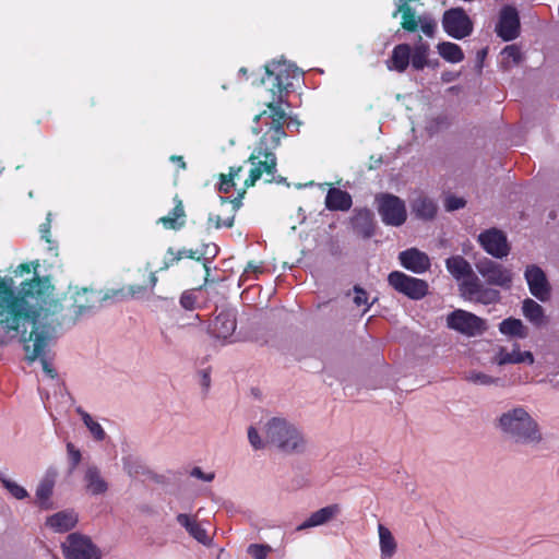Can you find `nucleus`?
Instances as JSON below:
<instances>
[{
    "mask_svg": "<svg viewBox=\"0 0 559 559\" xmlns=\"http://www.w3.org/2000/svg\"><path fill=\"white\" fill-rule=\"evenodd\" d=\"M247 438L253 451L273 448L285 455H301L309 449V441L301 427L281 415L248 426Z\"/></svg>",
    "mask_w": 559,
    "mask_h": 559,
    "instance_id": "obj_1",
    "label": "nucleus"
},
{
    "mask_svg": "<svg viewBox=\"0 0 559 559\" xmlns=\"http://www.w3.org/2000/svg\"><path fill=\"white\" fill-rule=\"evenodd\" d=\"M495 427L502 436L521 444L535 445L544 439L537 419L522 405L501 412L495 420Z\"/></svg>",
    "mask_w": 559,
    "mask_h": 559,
    "instance_id": "obj_2",
    "label": "nucleus"
},
{
    "mask_svg": "<svg viewBox=\"0 0 559 559\" xmlns=\"http://www.w3.org/2000/svg\"><path fill=\"white\" fill-rule=\"evenodd\" d=\"M266 79L263 83L271 86L270 93L273 100H281L283 93L293 86L295 80H299L302 72L293 63L284 59H275L265 66Z\"/></svg>",
    "mask_w": 559,
    "mask_h": 559,
    "instance_id": "obj_3",
    "label": "nucleus"
},
{
    "mask_svg": "<svg viewBox=\"0 0 559 559\" xmlns=\"http://www.w3.org/2000/svg\"><path fill=\"white\" fill-rule=\"evenodd\" d=\"M447 326L466 337H475L487 331L485 319L463 309L450 312L445 318Z\"/></svg>",
    "mask_w": 559,
    "mask_h": 559,
    "instance_id": "obj_4",
    "label": "nucleus"
},
{
    "mask_svg": "<svg viewBox=\"0 0 559 559\" xmlns=\"http://www.w3.org/2000/svg\"><path fill=\"white\" fill-rule=\"evenodd\" d=\"M378 212L385 225L400 226L407 217L405 203L392 194H382L377 198Z\"/></svg>",
    "mask_w": 559,
    "mask_h": 559,
    "instance_id": "obj_5",
    "label": "nucleus"
},
{
    "mask_svg": "<svg viewBox=\"0 0 559 559\" xmlns=\"http://www.w3.org/2000/svg\"><path fill=\"white\" fill-rule=\"evenodd\" d=\"M63 555L67 559H100L102 551L93 542L83 535L71 534L62 544Z\"/></svg>",
    "mask_w": 559,
    "mask_h": 559,
    "instance_id": "obj_6",
    "label": "nucleus"
},
{
    "mask_svg": "<svg viewBox=\"0 0 559 559\" xmlns=\"http://www.w3.org/2000/svg\"><path fill=\"white\" fill-rule=\"evenodd\" d=\"M251 164L249 177L245 180V187L254 186L263 175H273L276 169V157L272 152L257 147L248 158Z\"/></svg>",
    "mask_w": 559,
    "mask_h": 559,
    "instance_id": "obj_7",
    "label": "nucleus"
},
{
    "mask_svg": "<svg viewBox=\"0 0 559 559\" xmlns=\"http://www.w3.org/2000/svg\"><path fill=\"white\" fill-rule=\"evenodd\" d=\"M478 273L491 285L504 289L512 287L514 274L511 269L496 263L489 259H483L476 264Z\"/></svg>",
    "mask_w": 559,
    "mask_h": 559,
    "instance_id": "obj_8",
    "label": "nucleus"
},
{
    "mask_svg": "<svg viewBox=\"0 0 559 559\" xmlns=\"http://www.w3.org/2000/svg\"><path fill=\"white\" fill-rule=\"evenodd\" d=\"M390 285L412 299H421L428 294V284L424 280L395 271L389 275Z\"/></svg>",
    "mask_w": 559,
    "mask_h": 559,
    "instance_id": "obj_9",
    "label": "nucleus"
},
{
    "mask_svg": "<svg viewBox=\"0 0 559 559\" xmlns=\"http://www.w3.org/2000/svg\"><path fill=\"white\" fill-rule=\"evenodd\" d=\"M524 278L532 296L542 302L549 300L551 286L544 270L536 264H528L524 270Z\"/></svg>",
    "mask_w": 559,
    "mask_h": 559,
    "instance_id": "obj_10",
    "label": "nucleus"
},
{
    "mask_svg": "<svg viewBox=\"0 0 559 559\" xmlns=\"http://www.w3.org/2000/svg\"><path fill=\"white\" fill-rule=\"evenodd\" d=\"M491 362L499 367L520 364L532 366L535 364V356L531 350H522L519 343H513L510 348L497 346Z\"/></svg>",
    "mask_w": 559,
    "mask_h": 559,
    "instance_id": "obj_11",
    "label": "nucleus"
},
{
    "mask_svg": "<svg viewBox=\"0 0 559 559\" xmlns=\"http://www.w3.org/2000/svg\"><path fill=\"white\" fill-rule=\"evenodd\" d=\"M478 242L489 255L496 259H503L511 251L506 234L496 228L480 233L478 235Z\"/></svg>",
    "mask_w": 559,
    "mask_h": 559,
    "instance_id": "obj_12",
    "label": "nucleus"
},
{
    "mask_svg": "<svg viewBox=\"0 0 559 559\" xmlns=\"http://www.w3.org/2000/svg\"><path fill=\"white\" fill-rule=\"evenodd\" d=\"M442 26L444 32L455 39H462L473 31L472 21L462 9L447 11L442 19Z\"/></svg>",
    "mask_w": 559,
    "mask_h": 559,
    "instance_id": "obj_13",
    "label": "nucleus"
},
{
    "mask_svg": "<svg viewBox=\"0 0 559 559\" xmlns=\"http://www.w3.org/2000/svg\"><path fill=\"white\" fill-rule=\"evenodd\" d=\"M460 292L463 298L484 305L493 304L500 299V293L498 290L485 287L477 277L464 281L460 284Z\"/></svg>",
    "mask_w": 559,
    "mask_h": 559,
    "instance_id": "obj_14",
    "label": "nucleus"
},
{
    "mask_svg": "<svg viewBox=\"0 0 559 559\" xmlns=\"http://www.w3.org/2000/svg\"><path fill=\"white\" fill-rule=\"evenodd\" d=\"M83 487L85 492L90 496H104L109 490V483L99 467L88 465L84 469Z\"/></svg>",
    "mask_w": 559,
    "mask_h": 559,
    "instance_id": "obj_15",
    "label": "nucleus"
},
{
    "mask_svg": "<svg viewBox=\"0 0 559 559\" xmlns=\"http://www.w3.org/2000/svg\"><path fill=\"white\" fill-rule=\"evenodd\" d=\"M342 512V507L337 503L325 506L312 513L297 526V531H305L322 525H326L334 521Z\"/></svg>",
    "mask_w": 559,
    "mask_h": 559,
    "instance_id": "obj_16",
    "label": "nucleus"
},
{
    "mask_svg": "<svg viewBox=\"0 0 559 559\" xmlns=\"http://www.w3.org/2000/svg\"><path fill=\"white\" fill-rule=\"evenodd\" d=\"M496 31L504 40H511L519 35L520 20L518 11L514 8L504 7L501 10Z\"/></svg>",
    "mask_w": 559,
    "mask_h": 559,
    "instance_id": "obj_17",
    "label": "nucleus"
},
{
    "mask_svg": "<svg viewBox=\"0 0 559 559\" xmlns=\"http://www.w3.org/2000/svg\"><path fill=\"white\" fill-rule=\"evenodd\" d=\"M57 479V472L48 471L39 480L35 491V504L43 510L53 508L52 492Z\"/></svg>",
    "mask_w": 559,
    "mask_h": 559,
    "instance_id": "obj_18",
    "label": "nucleus"
},
{
    "mask_svg": "<svg viewBox=\"0 0 559 559\" xmlns=\"http://www.w3.org/2000/svg\"><path fill=\"white\" fill-rule=\"evenodd\" d=\"M399 260L403 267L416 274L425 273L430 267L429 257L415 248L402 251Z\"/></svg>",
    "mask_w": 559,
    "mask_h": 559,
    "instance_id": "obj_19",
    "label": "nucleus"
},
{
    "mask_svg": "<svg viewBox=\"0 0 559 559\" xmlns=\"http://www.w3.org/2000/svg\"><path fill=\"white\" fill-rule=\"evenodd\" d=\"M378 544L381 559H391L399 551V542L394 533L386 525H377Z\"/></svg>",
    "mask_w": 559,
    "mask_h": 559,
    "instance_id": "obj_20",
    "label": "nucleus"
},
{
    "mask_svg": "<svg viewBox=\"0 0 559 559\" xmlns=\"http://www.w3.org/2000/svg\"><path fill=\"white\" fill-rule=\"evenodd\" d=\"M78 523L74 511L64 510L47 516L45 527L55 533H64L72 530Z\"/></svg>",
    "mask_w": 559,
    "mask_h": 559,
    "instance_id": "obj_21",
    "label": "nucleus"
},
{
    "mask_svg": "<svg viewBox=\"0 0 559 559\" xmlns=\"http://www.w3.org/2000/svg\"><path fill=\"white\" fill-rule=\"evenodd\" d=\"M521 310L523 317L535 328H543L548 324V317L542 305L532 298L522 301Z\"/></svg>",
    "mask_w": 559,
    "mask_h": 559,
    "instance_id": "obj_22",
    "label": "nucleus"
},
{
    "mask_svg": "<svg viewBox=\"0 0 559 559\" xmlns=\"http://www.w3.org/2000/svg\"><path fill=\"white\" fill-rule=\"evenodd\" d=\"M144 271L148 273L147 283L141 284V285L140 284L129 285L126 289L121 290L123 297L131 298V299H141V298H144L148 292H153V289L155 288V286L158 282V278L156 275L157 271H152L150 263L146 264Z\"/></svg>",
    "mask_w": 559,
    "mask_h": 559,
    "instance_id": "obj_23",
    "label": "nucleus"
},
{
    "mask_svg": "<svg viewBox=\"0 0 559 559\" xmlns=\"http://www.w3.org/2000/svg\"><path fill=\"white\" fill-rule=\"evenodd\" d=\"M177 522L183 526L187 532L199 543L211 546L213 537L206 532V530L200 525L193 518L188 514L181 513L177 515Z\"/></svg>",
    "mask_w": 559,
    "mask_h": 559,
    "instance_id": "obj_24",
    "label": "nucleus"
},
{
    "mask_svg": "<svg viewBox=\"0 0 559 559\" xmlns=\"http://www.w3.org/2000/svg\"><path fill=\"white\" fill-rule=\"evenodd\" d=\"M500 334L508 338L523 340L528 335V328L521 319L509 317L498 324Z\"/></svg>",
    "mask_w": 559,
    "mask_h": 559,
    "instance_id": "obj_25",
    "label": "nucleus"
},
{
    "mask_svg": "<svg viewBox=\"0 0 559 559\" xmlns=\"http://www.w3.org/2000/svg\"><path fill=\"white\" fill-rule=\"evenodd\" d=\"M158 223L162 224L165 229H181L186 224V212L182 201L175 198V207L167 215L160 217Z\"/></svg>",
    "mask_w": 559,
    "mask_h": 559,
    "instance_id": "obj_26",
    "label": "nucleus"
},
{
    "mask_svg": "<svg viewBox=\"0 0 559 559\" xmlns=\"http://www.w3.org/2000/svg\"><path fill=\"white\" fill-rule=\"evenodd\" d=\"M447 270L450 274L462 284L464 281L476 278L472 276L471 264L462 257L455 255L447 259Z\"/></svg>",
    "mask_w": 559,
    "mask_h": 559,
    "instance_id": "obj_27",
    "label": "nucleus"
},
{
    "mask_svg": "<svg viewBox=\"0 0 559 559\" xmlns=\"http://www.w3.org/2000/svg\"><path fill=\"white\" fill-rule=\"evenodd\" d=\"M411 63V47L407 44H400L394 47L386 67L391 71L404 72Z\"/></svg>",
    "mask_w": 559,
    "mask_h": 559,
    "instance_id": "obj_28",
    "label": "nucleus"
},
{
    "mask_svg": "<svg viewBox=\"0 0 559 559\" xmlns=\"http://www.w3.org/2000/svg\"><path fill=\"white\" fill-rule=\"evenodd\" d=\"M429 45L420 43L418 44L413 51L411 50V63L415 70H423L424 68H432L436 69L439 67L438 60L429 59Z\"/></svg>",
    "mask_w": 559,
    "mask_h": 559,
    "instance_id": "obj_29",
    "label": "nucleus"
},
{
    "mask_svg": "<svg viewBox=\"0 0 559 559\" xmlns=\"http://www.w3.org/2000/svg\"><path fill=\"white\" fill-rule=\"evenodd\" d=\"M236 330L235 318L229 313H222L217 316L213 322V334L215 337L223 341H228L234 335Z\"/></svg>",
    "mask_w": 559,
    "mask_h": 559,
    "instance_id": "obj_30",
    "label": "nucleus"
},
{
    "mask_svg": "<svg viewBox=\"0 0 559 559\" xmlns=\"http://www.w3.org/2000/svg\"><path fill=\"white\" fill-rule=\"evenodd\" d=\"M325 204L332 211H347L352 205V198L343 190L330 188L325 198Z\"/></svg>",
    "mask_w": 559,
    "mask_h": 559,
    "instance_id": "obj_31",
    "label": "nucleus"
},
{
    "mask_svg": "<svg viewBox=\"0 0 559 559\" xmlns=\"http://www.w3.org/2000/svg\"><path fill=\"white\" fill-rule=\"evenodd\" d=\"M285 136V132L281 124H271L267 131L262 135L258 147L263 151L271 152L280 145L281 140Z\"/></svg>",
    "mask_w": 559,
    "mask_h": 559,
    "instance_id": "obj_32",
    "label": "nucleus"
},
{
    "mask_svg": "<svg viewBox=\"0 0 559 559\" xmlns=\"http://www.w3.org/2000/svg\"><path fill=\"white\" fill-rule=\"evenodd\" d=\"M439 56L449 63H460L464 60L462 48L451 41H441L436 46Z\"/></svg>",
    "mask_w": 559,
    "mask_h": 559,
    "instance_id": "obj_33",
    "label": "nucleus"
},
{
    "mask_svg": "<svg viewBox=\"0 0 559 559\" xmlns=\"http://www.w3.org/2000/svg\"><path fill=\"white\" fill-rule=\"evenodd\" d=\"M413 211L424 219H431L437 213V204L426 197H419L414 201Z\"/></svg>",
    "mask_w": 559,
    "mask_h": 559,
    "instance_id": "obj_34",
    "label": "nucleus"
},
{
    "mask_svg": "<svg viewBox=\"0 0 559 559\" xmlns=\"http://www.w3.org/2000/svg\"><path fill=\"white\" fill-rule=\"evenodd\" d=\"M3 488L15 499L23 500L28 497V491L15 479L11 477H0Z\"/></svg>",
    "mask_w": 559,
    "mask_h": 559,
    "instance_id": "obj_35",
    "label": "nucleus"
},
{
    "mask_svg": "<svg viewBox=\"0 0 559 559\" xmlns=\"http://www.w3.org/2000/svg\"><path fill=\"white\" fill-rule=\"evenodd\" d=\"M79 414L81 415V418L86 428L88 429L90 433L92 435V437L96 441H103L106 437V432L103 429L102 425L84 411L79 409Z\"/></svg>",
    "mask_w": 559,
    "mask_h": 559,
    "instance_id": "obj_36",
    "label": "nucleus"
},
{
    "mask_svg": "<svg viewBox=\"0 0 559 559\" xmlns=\"http://www.w3.org/2000/svg\"><path fill=\"white\" fill-rule=\"evenodd\" d=\"M521 51L514 46H507L500 53V63L504 69H510L521 61Z\"/></svg>",
    "mask_w": 559,
    "mask_h": 559,
    "instance_id": "obj_37",
    "label": "nucleus"
},
{
    "mask_svg": "<svg viewBox=\"0 0 559 559\" xmlns=\"http://www.w3.org/2000/svg\"><path fill=\"white\" fill-rule=\"evenodd\" d=\"M186 253H187L186 249H181V250L176 251L171 247L168 248L166 253H165V255H164L162 265L156 271L158 272V271L167 270L174 263H176V262L180 261L181 259H183V254H186Z\"/></svg>",
    "mask_w": 559,
    "mask_h": 559,
    "instance_id": "obj_38",
    "label": "nucleus"
},
{
    "mask_svg": "<svg viewBox=\"0 0 559 559\" xmlns=\"http://www.w3.org/2000/svg\"><path fill=\"white\" fill-rule=\"evenodd\" d=\"M242 170V167H231L229 169V173L228 175H224L222 174L221 175V183H219V191L222 192H229L230 189L234 187L235 185V179L239 177L240 173Z\"/></svg>",
    "mask_w": 559,
    "mask_h": 559,
    "instance_id": "obj_39",
    "label": "nucleus"
},
{
    "mask_svg": "<svg viewBox=\"0 0 559 559\" xmlns=\"http://www.w3.org/2000/svg\"><path fill=\"white\" fill-rule=\"evenodd\" d=\"M402 15V27L408 32H415L419 25V19L416 17L414 11L400 12Z\"/></svg>",
    "mask_w": 559,
    "mask_h": 559,
    "instance_id": "obj_40",
    "label": "nucleus"
},
{
    "mask_svg": "<svg viewBox=\"0 0 559 559\" xmlns=\"http://www.w3.org/2000/svg\"><path fill=\"white\" fill-rule=\"evenodd\" d=\"M467 380L478 385H491L497 383L496 378L484 372H471L467 377Z\"/></svg>",
    "mask_w": 559,
    "mask_h": 559,
    "instance_id": "obj_41",
    "label": "nucleus"
},
{
    "mask_svg": "<svg viewBox=\"0 0 559 559\" xmlns=\"http://www.w3.org/2000/svg\"><path fill=\"white\" fill-rule=\"evenodd\" d=\"M234 224V217H228L226 219H222L219 215L211 213L207 218V228H222V227H231Z\"/></svg>",
    "mask_w": 559,
    "mask_h": 559,
    "instance_id": "obj_42",
    "label": "nucleus"
},
{
    "mask_svg": "<svg viewBox=\"0 0 559 559\" xmlns=\"http://www.w3.org/2000/svg\"><path fill=\"white\" fill-rule=\"evenodd\" d=\"M271 550L269 545L262 544H252L248 547V554L254 559H266Z\"/></svg>",
    "mask_w": 559,
    "mask_h": 559,
    "instance_id": "obj_43",
    "label": "nucleus"
},
{
    "mask_svg": "<svg viewBox=\"0 0 559 559\" xmlns=\"http://www.w3.org/2000/svg\"><path fill=\"white\" fill-rule=\"evenodd\" d=\"M274 102L275 100L272 99V95H271L270 102L267 103V107L271 110V114H270V118L272 119L271 124H281L282 126V122L285 118V111L281 107L274 106L273 105Z\"/></svg>",
    "mask_w": 559,
    "mask_h": 559,
    "instance_id": "obj_44",
    "label": "nucleus"
},
{
    "mask_svg": "<svg viewBox=\"0 0 559 559\" xmlns=\"http://www.w3.org/2000/svg\"><path fill=\"white\" fill-rule=\"evenodd\" d=\"M39 267L38 261L26 262L19 264L13 271L15 276H23L25 274H29L32 272L36 273Z\"/></svg>",
    "mask_w": 559,
    "mask_h": 559,
    "instance_id": "obj_45",
    "label": "nucleus"
},
{
    "mask_svg": "<svg viewBox=\"0 0 559 559\" xmlns=\"http://www.w3.org/2000/svg\"><path fill=\"white\" fill-rule=\"evenodd\" d=\"M353 300L357 307H365L364 311L368 309V296L364 289L355 287Z\"/></svg>",
    "mask_w": 559,
    "mask_h": 559,
    "instance_id": "obj_46",
    "label": "nucleus"
},
{
    "mask_svg": "<svg viewBox=\"0 0 559 559\" xmlns=\"http://www.w3.org/2000/svg\"><path fill=\"white\" fill-rule=\"evenodd\" d=\"M465 205V200L461 197L449 195L444 201V206L448 211H455Z\"/></svg>",
    "mask_w": 559,
    "mask_h": 559,
    "instance_id": "obj_47",
    "label": "nucleus"
},
{
    "mask_svg": "<svg viewBox=\"0 0 559 559\" xmlns=\"http://www.w3.org/2000/svg\"><path fill=\"white\" fill-rule=\"evenodd\" d=\"M418 26H420V29L425 35H427L428 37H433L436 28H437V24L435 21H432L430 19H420L419 17Z\"/></svg>",
    "mask_w": 559,
    "mask_h": 559,
    "instance_id": "obj_48",
    "label": "nucleus"
},
{
    "mask_svg": "<svg viewBox=\"0 0 559 559\" xmlns=\"http://www.w3.org/2000/svg\"><path fill=\"white\" fill-rule=\"evenodd\" d=\"M67 453L73 467L78 466L82 460L81 451L72 443L67 444Z\"/></svg>",
    "mask_w": 559,
    "mask_h": 559,
    "instance_id": "obj_49",
    "label": "nucleus"
},
{
    "mask_svg": "<svg viewBox=\"0 0 559 559\" xmlns=\"http://www.w3.org/2000/svg\"><path fill=\"white\" fill-rule=\"evenodd\" d=\"M46 347H47V345H46L44 348H46ZM44 354H45V349H43V353H41V354H40V356H39V357H37L36 359H40L44 371H45L48 376H50L51 378H53V377H55L53 370H52V369H51V367L48 365L47 360L44 358Z\"/></svg>",
    "mask_w": 559,
    "mask_h": 559,
    "instance_id": "obj_50",
    "label": "nucleus"
},
{
    "mask_svg": "<svg viewBox=\"0 0 559 559\" xmlns=\"http://www.w3.org/2000/svg\"><path fill=\"white\" fill-rule=\"evenodd\" d=\"M180 304L186 309H191L193 308L194 300L190 295L186 294L180 298Z\"/></svg>",
    "mask_w": 559,
    "mask_h": 559,
    "instance_id": "obj_51",
    "label": "nucleus"
},
{
    "mask_svg": "<svg viewBox=\"0 0 559 559\" xmlns=\"http://www.w3.org/2000/svg\"><path fill=\"white\" fill-rule=\"evenodd\" d=\"M49 224H50V214H48V216H47V226H46V225H44V226H43V229H41L43 237H44L47 241H49V239H48V237H47V235H48V233H49V229H48Z\"/></svg>",
    "mask_w": 559,
    "mask_h": 559,
    "instance_id": "obj_52",
    "label": "nucleus"
},
{
    "mask_svg": "<svg viewBox=\"0 0 559 559\" xmlns=\"http://www.w3.org/2000/svg\"><path fill=\"white\" fill-rule=\"evenodd\" d=\"M187 253L183 254V258H191L193 259L194 258V252L192 250H186Z\"/></svg>",
    "mask_w": 559,
    "mask_h": 559,
    "instance_id": "obj_53",
    "label": "nucleus"
},
{
    "mask_svg": "<svg viewBox=\"0 0 559 559\" xmlns=\"http://www.w3.org/2000/svg\"><path fill=\"white\" fill-rule=\"evenodd\" d=\"M361 216H364L365 219H369L370 218V213L369 211H364L360 213Z\"/></svg>",
    "mask_w": 559,
    "mask_h": 559,
    "instance_id": "obj_54",
    "label": "nucleus"
},
{
    "mask_svg": "<svg viewBox=\"0 0 559 559\" xmlns=\"http://www.w3.org/2000/svg\"><path fill=\"white\" fill-rule=\"evenodd\" d=\"M173 160H176V163H180L182 160V157H176V156H173L171 157Z\"/></svg>",
    "mask_w": 559,
    "mask_h": 559,
    "instance_id": "obj_55",
    "label": "nucleus"
},
{
    "mask_svg": "<svg viewBox=\"0 0 559 559\" xmlns=\"http://www.w3.org/2000/svg\"><path fill=\"white\" fill-rule=\"evenodd\" d=\"M265 115H266V112H263V114H261V115L255 116V120L261 119V118H262V117H264Z\"/></svg>",
    "mask_w": 559,
    "mask_h": 559,
    "instance_id": "obj_56",
    "label": "nucleus"
},
{
    "mask_svg": "<svg viewBox=\"0 0 559 559\" xmlns=\"http://www.w3.org/2000/svg\"><path fill=\"white\" fill-rule=\"evenodd\" d=\"M450 75L443 74V81H450Z\"/></svg>",
    "mask_w": 559,
    "mask_h": 559,
    "instance_id": "obj_57",
    "label": "nucleus"
},
{
    "mask_svg": "<svg viewBox=\"0 0 559 559\" xmlns=\"http://www.w3.org/2000/svg\"><path fill=\"white\" fill-rule=\"evenodd\" d=\"M450 75L443 74V81H450Z\"/></svg>",
    "mask_w": 559,
    "mask_h": 559,
    "instance_id": "obj_58",
    "label": "nucleus"
},
{
    "mask_svg": "<svg viewBox=\"0 0 559 559\" xmlns=\"http://www.w3.org/2000/svg\"><path fill=\"white\" fill-rule=\"evenodd\" d=\"M180 167H181V168H185V167H186V164H185V162H183V160H181V162H180Z\"/></svg>",
    "mask_w": 559,
    "mask_h": 559,
    "instance_id": "obj_59",
    "label": "nucleus"
}]
</instances>
